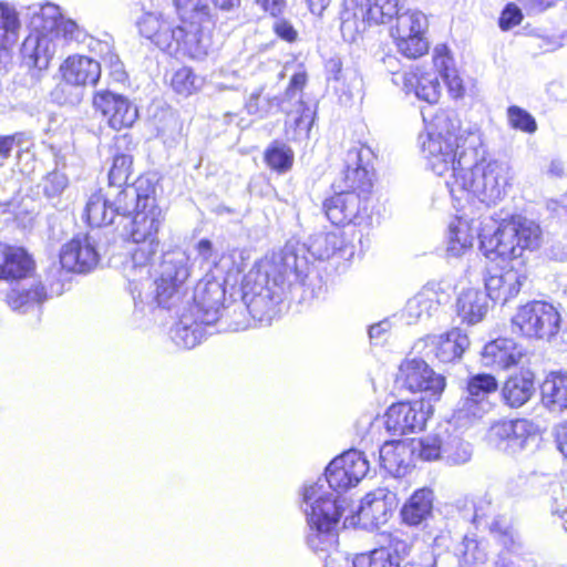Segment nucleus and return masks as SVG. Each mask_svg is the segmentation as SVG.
I'll list each match as a JSON object with an SVG mask.
<instances>
[{
	"label": "nucleus",
	"instance_id": "nucleus-1",
	"mask_svg": "<svg viewBox=\"0 0 567 567\" xmlns=\"http://www.w3.org/2000/svg\"><path fill=\"white\" fill-rule=\"evenodd\" d=\"M309 267L292 247L257 261L245 277L243 301L246 310L260 324H269L279 312L286 285H306Z\"/></svg>",
	"mask_w": 567,
	"mask_h": 567
},
{
	"label": "nucleus",
	"instance_id": "nucleus-2",
	"mask_svg": "<svg viewBox=\"0 0 567 567\" xmlns=\"http://www.w3.org/2000/svg\"><path fill=\"white\" fill-rule=\"evenodd\" d=\"M123 204L118 206L121 217L130 218L125 225L128 238L138 245L131 255L125 275L131 282L147 279L151 265L158 251L157 234L164 215L156 203L155 187L147 178H138L134 185L124 187Z\"/></svg>",
	"mask_w": 567,
	"mask_h": 567
},
{
	"label": "nucleus",
	"instance_id": "nucleus-3",
	"mask_svg": "<svg viewBox=\"0 0 567 567\" xmlns=\"http://www.w3.org/2000/svg\"><path fill=\"white\" fill-rule=\"evenodd\" d=\"M355 485L334 458L327 466L324 478L303 486L302 511L309 526L307 544L311 550L328 551L337 544L336 529L343 512L339 494Z\"/></svg>",
	"mask_w": 567,
	"mask_h": 567
},
{
	"label": "nucleus",
	"instance_id": "nucleus-4",
	"mask_svg": "<svg viewBox=\"0 0 567 567\" xmlns=\"http://www.w3.org/2000/svg\"><path fill=\"white\" fill-rule=\"evenodd\" d=\"M200 269L205 276L194 289V305L189 308L202 318L206 326L219 321L225 310V285L236 281L243 270L241 252L231 250L219 254L208 239H200L196 245Z\"/></svg>",
	"mask_w": 567,
	"mask_h": 567
},
{
	"label": "nucleus",
	"instance_id": "nucleus-5",
	"mask_svg": "<svg viewBox=\"0 0 567 567\" xmlns=\"http://www.w3.org/2000/svg\"><path fill=\"white\" fill-rule=\"evenodd\" d=\"M482 147L477 132L456 128L446 120H437L436 128L426 133L422 142V153L427 167L437 176H444L451 193L454 181L465 169L475 164V155Z\"/></svg>",
	"mask_w": 567,
	"mask_h": 567
},
{
	"label": "nucleus",
	"instance_id": "nucleus-6",
	"mask_svg": "<svg viewBox=\"0 0 567 567\" xmlns=\"http://www.w3.org/2000/svg\"><path fill=\"white\" fill-rule=\"evenodd\" d=\"M482 147L475 155V164L471 165L454 181V188L450 193L452 198L462 202H478L489 206L501 202L512 187L514 181L513 168L506 161L485 159Z\"/></svg>",
	"mask_w": 567,
	"mask_h": 567
},
{
	"label": "nucleus",
	"instance_id": "nucleus-7",
	"mask_svg": "<svg viewBox=\"0 0 567 567\" xmlns=\"http://www.w3.org/2000/svg\"><path fill=\"white\" fill-rule=\"evenodd\" d=\"M478 237L486 258L516 259L524 250L539 247L542 230L535 221L517 215L503 219L492 235L481 234Z\"/></svg>",
	"mask_w": 567,
	"mask_h": 567
},
{
	"label": "nucleus",
	"instance_id": "nucleus-8",
	"mask_svg": "<svg viewBox=\"0 0 567 567\" xmlns=\"http://www.w3.org/2000/svg\"><path fill=\"white\" fill-rule=\"evenodd\" d=\"M404 10V0H359L341 16V33L347 41H355L371 25L392 22Z\"/></svg>",
	"mask_w": 567,
	"mask_h": 567
},
{
	"label": "nucleus",
	"instance_id": "nucleus-9",
	"mask_svg": "<svg viewBox=\"0 0 567 567\" xmlns=\"http://www.w3.org/2000/svg\"><path fill=\"white\" fill-rule=\"evenodd\" d=\"M62 81L56 85L53 96L61 104H79L83 97V87L95 85L101 76V65L85 55H71L60 66Z\"/></svg>",
	"mask_w": 567,
	"mask_h": 567
},
{
	"label": "nucleus",
	"instance_id": "nucleus-10",
	"mask_svg": "<svg viewBox=\"0 0 567 567\" xmlns=\"http://www.w3.org/2000/svg\"><path fill=\"white\" fill-rule=\"evenodd\" d=\"M512 322L522 336L551 342L560 331L563 319L554 305L535 300L519 307Z\"/></svg>",
	"mask_w": 567,
	"mask_h": 567
},
{
	"label": "nucleus",
	"instance_id": "nucleus-11",
	"mask_svg": "<svg viewBox=\"0 0 567 567\" xmlns=\"http://www.w3.org/2000/svg\"><path fill=\"white\" fill-rule=\"evenodd\" d=\"M487 440L497 451L514 456L533 450L539 434L537 426L526 419L501 420L491 425Z\"/></svg>",
	"mask_w": 567,
	"mask_h": 567
},
{
	"label": "nucleus",
	"instance_id": "nucleus-12",
	"mask_svg": "<svg viewBox=\"0 0 567 567\" xmlns=\"http://www.w3.org/2000/svg\"><path fill=\"white\" fill-rule=\"evenodd\" d=\"M189 256L175 249L163 256L159 278L155 281V300L159 307L169 308L179 298L181 290L190 275Z\"/></svg>",
	"mask_w": 567,
	"mask_h": 567
},
{
	"label": "nucleus",
	"instance_id": "nucleus-13",
	"mask_svg": "<svg viewBox=\"0 0 567 567\" xmlns=\"http://www.w3.org/2000/svg\"><path fill=\"white\" fill-rule=\"evenodd\" d=\"M202 21L179 22L173 25L171 34L162 37L164 51L174 56L200 60L208 53L210 39L203 30Z\"/></svg>",
	"mask_w": 567,
	"mask_h": 567
},
{
	"label": "nucleus",
	"instance_id": "nucleus-14",
	"mask_svg": "<svg viewBox=\"0 0 567 567\" xmlns=\"http://www.w3.org/2000/svg\"><path fill=\"white\" fill-rule=\"evenodd\" d=\"M396 382L411 392L424 393L423 400H437L445 388V379L419 358H408L400 364Z\"/></svg>",
	"mask_w": 567,
	"mask_h": 567
},
{
	"label": "nucleus",
	"instance_id": "nucleus-15",
	"mask_svg": "<svg viewBox=\"0 0 567 567\" xmlns=\"http://www.w3.org/2000/svg\"><path fill=\"white\" fill-rule=\"evenodd\" d=\"M497 380L492 374L477 373L468 378L466 395L458 402L455 419L461 422H471L483 417L489 410L488 395L496 392Z\"/></svg>",
	"mask_w": 567,
	"mask_h": 567
},
{
	"label": "nucleus",
	"instance_id": "nucleus-16",
	"mask_svg": "<svg viewBox=\"0 0 567 567\" xmlns=\"http://www.w3.org/2000/svg\"><path fill=\"white\" fill-rule=\"evenodd\" d=\"M399 501L396 494L386 487L369 492L357 511V523L368 530L379 528L388 523Z\"/></svg>",
	"mask_w": 567,
	"mask_h": 567
},
{
	"label": "nucleus",
	"instance_id": "nucleus-17",
	"mask_svg": "<svg viewBox=\"0 0 567 567\" xmlns=\"http://www.w3.org/2000/svg\"><path fill=\"white\" fill-rule=\"evenodd\" d=\"M93 106L115 131L131 127L138 117L137 107L126 96L109 90L94 94Z\"/></svg>",
	"mask_w": 567,
	"mask_h": 567
},
{
	"label": "nucleus",
	"instance_id": "nucleus-18",
	"mask_svg": "<svg viewBox=\"0 0 567 567\" xmlns=\"http://www.w3.org/2000/svg\"><path fill=\"white\" fill-rule=\"evenodd\" d=\"M99 260L96 239L92 234L73 237L60 250L61 266L68 271L89 272L97 266Z\"/></svg>",
	"mask_w": 567,
	"mask_h": 567
},
{
	"label": "nucleus",
	"instance_id": "nucleus-19",
	"mask_svg": "<svg viewBox=\"0 0 567 567\" xmlns=\"http://www.w3.org/2000/svg\"><path fill=\"white\" fill-rule=\"evenodd\" d=\"M381 547L370 553L357 555L351 567H400L401 555H406L408 545L391 533L380 535ZM324 567H337L334 559Z\"/></svg>",
	"mask_w": 567,
	"mask_h": 567
},
{
	"label": "nucleus",
	"instance_id": "nucleus-20",
	"mask_svg": "<svg viewBox=\"0 0 567 567\" xmlns=\"http://www.w3.org/2000/svg\"><path fill=\"white\" fill-rule=\"evenodd\" d=\"M372 157L370 147L360 145L350 148L346 156V169L340 182L334 187L342 190L368 193L372 186L368 164Z\"/></svg>",
	"mask_w": 567,
	"mask_h": 567
},
{
	"label": "nucleus",
	"instance_id": "nucleus-21",
	"mask_svg": "<svg viewBox=\"0 0 567 567\" xmlns=\"http://www.w3.org/2000/svg\"><path fill=\"white\" fill-rule=\"evenodd\" d=\"M123 194L124 188L115 187H106L91 194L84 209L86 223L92 227L113 224L116 216L121 217L122 209L117 208L121 202L123 203Z\"/></svg>",
	"mask_w": 567,
	"mask_h": 567
},
{
	"label": "nucleus",
	"instance_id": "nucleus-22",
	"mask_svg": "<svg viewBox=\"0 0 567 567\" xmlns=\"http://www.w3.org/2000/svg\"><path fill=\"white\" fill-rule=\"evenodd\" d=\"M468 347L470 339L460 328L440 336H427L414 346L415 349L427 348L425 355L433 354L444 363L460 360Z\"/></svg>",
	"mask_w": 567,
	"mask_h": 567
},
{
	"label": "nucleus",
	"instance_id": "nucleus-23",
	"mask_svg": "<svg viewBox=\"0 0 567 567\" xmlns=\"http://www.w3.org/2000/svg\"><path fill=\"white\" fill-rule=\"evenodd\" d=\"M427 413L423 410V402H399L392 404L385 413V427L393 435H404L422 430Z\"/></svg>",
	"mask_w": 567,
	"mask_h": 567
},
{
	"label": "nucleus",
	"instance_id": "nucleus-24",
	"mask_svg": "<svg viewBox=\"0 0 567 567\" xmlns=\"http://www.w3.org/2000/svg\"><path fill=\"white\" fill-rule=\"evenodd\" d=\"M58 49L56 35L30 32L21 47L22 61L29 69L44 70Z\"/></svg>",
	"mask_w": 567,
	"mask_h": 567
},
{
	"label": "nucleus",
	"instance_id": "nucleus-25",
	"mask_svg": "<svg viewBox=\"0 0 567 567\" xmlns=\"http://www.w3.org/2000/svg\"><path fill=\"white\" fill-rule=\"evenodd\" d=\"M328 219L334 225L355 223L360 214L367 210L361 195L351 190H342L323 203Z\"/></svg>",
	"mask_w": 567,
	"mask_h": 567
},
{
	"label": "nucleus",
	"instance_id": "nucleus-26",
	"mask_svg": "<svg viewBox=\"0 0 567 567\" xmlns=\"http://www.w3.org/2000/svg\"><path fill=\"white\" fill-rule=\"evenodd\" d=\"M525 277L518 274L513 268L495 271H488L485 277V288L487 298L494 301L507 302L509 299L517 296L519 292Z\"/></svg>",
	"mask_w": 567,
	"mask_h": 567
},
{
	"label": "nucleus",
	"instance_id": "nucleus-27",
	"mask_svg": "<svg viewBox=\"0 0 567 567\" xmlns=\"http://www.w3.org/2000/svg\"><path fill=\"white\" fill-rule=\"evenodd\" d=\"M445 299V293L437 290L436 285L424 286L414 297L408 300L403 316L409 324L432 317Z\"/></svg>",
	"mask_w": 567,
	"mask_h": 567
},
{
	"label": "nucleus",
	"instance_id": "nucleus-28",
	"mask_svg": "<svg viewBox=\"0 0 567 567\" xmlns=\"http://www.w3.org/2000/svg\"><path fill=\"white\" fill-rule=\"evenodd\" d=\"M522 357L523 351L514 340L498 338L484 347L482 363L493 370H506L518 364Z\"/></svg>",
	"mask_w": 567,
	"mask_h": 567
},
{
	"label": "nucleus",
	"instance_id": "nucleus-29",
	"mask_svg": "<svg viewBox=\"0 0 567 567\" xmlns=\"http://www.w3.org/2000/svg\"><path fill=\"white\" fill-rule=\"evenodd\" d=\"M396 76L395 82L401 81L406 94L413 93L419 100L430 104L439 101L440 82L434 73L415 68Z\"/></svg>",
	"mask_w": 567,
	"mask_h": 567
},
{
	"label": "nucleus",
	"instance_id": "nucleus-30",
	"mask_svg": "<svg viewBox=\"0 0 567 567\" xmlns=\"http://www.w3.org/2000/svg\"><path fill=\"white\" fill-rule=\"evenodd\" d=\"M414 447L403 441L385 442L379 451L380 465L392 476H404L413 466Z\"/></svg>",
	"mask_w": 567,
	"mask_h": 567
},
{
	"label": "nucleus",
	"instance_id": "nucleus-31",
	"mask_svg": "<svg viewBox=\"0 0 567 567\" xmlns=\"http://www.w3.org/2000/svg\"><path fill=\"white\" fill-rule=\"evenodd\" d=\"M280 110L288 116L286 121L287 138L292 141L308 138L315 111L300 99L297 100L295 105L287 104V101L281 100Z\"/></svg>",
	"mask_w": 567,
	"mask_h": 567
},
{
	"label": "nucleus",
	"instance_id": "nucleus-32",
	"mask_svg": "<svg viewBox=\"0 0 567 567\" xmlns=\"http://www.w3.org/2000/svg\"><path fill=\"white\" fill-rule=\"evenodd\" d=\"M33 268L30 255L21 247L0 244V279L17 280L27 277Z\"/></svg>",
	"mask_w": 567,
	"mask_h": 567
},
{
	"label": "nucleus",
	"instance_id": "nucleus-33",
	"mask_svg": "<svg viewBox=\"0 0 567 567\" xmlns=\"http://www.w3.org/2000/svg\"><path fill=\"white\" fill-rule=\"evenodd\" d=\"M205 323L202 318L188 309L172 330V339L179 348L192 349L202 342L206 334Z\"/></svg>",
	"mask_w": 567,
	"mask_h": 567
},
{
	"label": "nucleus",
	"instance_id": "nucleus-34",
	"mask_svg": "<svg viewBox=\"0 0 567 567\" xmlns=\"http://www.w3.org/2000/svg\"><path fill=\"white\" fill-rule=\"evenodd\" d=\"M457 316L467 324H476L482 321L488 311V298L478 289L462 291L456 302Z\"/></svg>",
	"mask_w": 567,
	"mask_h": 567
},
{
	"label": "nucleus",
	"instance_id": "nucleus-35",
	"mask_svg": "<svg viewBox=\"0 0 567 567\" xmlns=\"http://www.w3.org/2000/svg\"><path fill=\"white\" fill-rule=\"evenodd\" d=\"M433 492L430 488L415 491L401 508V517L404 524L417 526L432 514Z\"/></svg>",
	"mask_w": 567,
	"mask_h": 567
},
{
	"label": "nucleus",
	"instance_id": "nucleus-36",
	"mask_svg": "<svg viewBox=\"0 0 567 567\" xmlns=\"http://www.w3.org/2000/svg\"><path fill=\"white\" fill-rule=\"evenodd\" d=\"M31 32L54 34L61 18L60 7L51 3H33L27 8Z\"/></svg>",
	"mask_w": 567,
	"mask_h": 567
},
{
	"label": "nucleus",
	"instance_id": "nucleus-37",
	"mask_svg": "<svg viewBox=\"0 0 567 567\" xmlns=\"http://www.w3.org/2000/svg\"><path fill=\"white\" fill-rule=\"evenodd\" d=\"M534 392V375L529 371L511 377L503 386V398L512 408L524 405Z\"/></svg>",
	"mask_w": 567,
	"mask_h": 567
},
{
	"label": "nucleus",
	"instance_id": "nucleus-38",
	"mask_svg": "<svg viewBox=\"0 0 567 567\" xmlns=\"http://www.w3.org/2000/svg\"><path fill=\"white\" fill-rule=\"evenodd\" d=\"M542 400L551 411L567 409V373L551 372L542 384Z\"/></svg>",
	"mask_w": 567,
	"mask_h": 567
},
{
	"label": "nucleus",
	"instance_id": "nucleus-39",
	"mask_svg": "<svg viewBox=\"0 0 567 567\" xmlns=\"http://www.w3.org/2000/svg\"><path fill=\"white\" fill-rule=\"evenodd\" d=\"M21 21L16 7L0 1V49L9 50L20 38Z\"/></svg>",
	"mask_w": 567,
	"mask_h": 567
},
{
	"label": "nucleus",
	"instance_id": "nucleus-40",
	"mask_svg": "<svg viewBox=\"0 0 567 567\" xmlns=\"http://www.w3.org/2000/svg\"><path fill=\"white\" fill-rule=\"evenodd\" d=\"M476 229L467 220L457 218L449 226L447 251L452 256H461L473 246Z\"/></svg>",
	"mask_w": 567,
	"mask_h": 567
},
{
	"label": "nucleus",
	"instance_id": "nucleus-41",
	"mask_svg": "<svg viewBox=\"0 0 567 567\" xmlns=\"http://www.w3.org/2000/svg\"><path fill=\"white\" fill-rule=\"evenodd\" d=\"M395 24L390 29V35L426 34L427 17L420 10L406 9L398 13Z\"/></svg>",
	"mask_w": 567,
	"mask_h": 567
},
{
	"label": "nucleus",
	"instance_id": "nucleus-42",
	"mask_svg": "<svg viewBox=\"0 0 567 567\" xmlns=\"http://www.w3.org/2000/svg\"><path fill=\"white\" fill-rule=\"evenodd\" d=\"M343 239L337 233H319L310 238L308 250L317 259L324 260L342 250Z\"/></svg>",
	"mask_w": 567,
	"mask_h": 567
},
{
	"label": "nucleus",
	"instance_id": "nucleus-43",
	"mask_svg": "<svg viewBox=\"0 0 567 567\" xmlns=\"http://www.w3.org/2000/svg\"><path fill=\"white\" fill-rule=\"evenodd\" d=\"M400 54L408 59H417L429 52L430 43L426 34L391 35Z\"/></svg>",
	"mask_w": 567,
	"mask_h": 567
},
{
	"label": "nucleus",
	"instance_id": "nucleus-44",
	"mask_svg": "<svg viewBox=\"0 0 567 567\" xmlns=\"http://www.w3.org/2000/svg\"><path fill=\"white\" fill-rule=\"evenodd\" d=\"M140 33L150 39L156 47L164 51V47L159 43L162 37L171 34L173 24L162 20L155 14L147 13L142 17L137 23Z\"/></svg>",
	"mask_w": 567,
	"mask_h": 567
},
{
	"label": "nucleus",
	"instance_id": "nucleus-45",
	"mask_svg": "<svg viewBox=\"0 0 567 567\" xmlns=\"http://www.w3.org/2000/svg\"><path fill=\"white\" fill-rule=\"evenodd\" d=\"M181 22L209 21L212 9L207 0H174Z\"/></svg>",
	"mask_w": 567,
	"mask_h": 567
},
{
	"label": "nucleus",
	"instance_id": "nucleus-46",
	"mask_svg": "<svg viewBox=\"0 0 567 567\" xmlns=\"http://www.w3.org/2000/svg\"><path fill=\"white\" fill-rule=\"evenodd\" d=\"M336 464H341L349 473L355 484H358L369 471V462L362 452L358 450H349L342 455L336 457Z\"/></svg>",
	"mask_w": 567,
	"mask_h": 567
},
{
	"label": "nucleus",
	"instance_id": "nucleus-47",
	"mask_svg": "<svg viewBox=\"0 0 567 567\" xmlns=\"http://www.w3.org/2000/svg\"><path fill=\"white\" fill-rule=\"evenodd\" d=\"M265 161L274 171L285 173L292 166L293 153L287 145L275 142L267 148Z\"/></svg>",
	"mask_w": 567,
	"mask_h": 567
},
{
	"label": "nucleus",
	"instance_id": "nucleus-48",
	"mask_svg": "<svg viewBox=\"0 0 567 567\" xmlns=\"http://www.w3.org/2000/svg\"><path fill=\"white\" fill-rule=\"evenodd\" d=\"M171 85L176 93L188 96L202 87L203 79L196 75L192 69L184 66L174 73Z\"/></svg>",
	"mask_w": 567,
	"mask_h": 567
},
{
	"label": "nucleus",
	"instance_id": "nucleus-49",
	"mask_svg": "<svg viewBox=\"0 0 567 567\" xmlns=\"http://www.w3.org/2000/svg\"><path fill=\"white\" fill-rule=\"evenodd\" d=\"M280 104L281 100L276 96L264 95V89L259 87L249 94L245 107L249 114L265 117L275 106L280 107Z\"/></svg>",
	"mask_w": 567,
	"mask_h": 567
},
{
	"label": "nucleus",
	"instance_id": "nucleus-50",
	"mask_svg": "<svg viewBox=\"0 0 567 567\" xmlns=\"http://www.w3.org/2000/svg\"><path fill=\"white\" fill-rule=\"evenodd\" d=\"M132 157L126 154H117L113 157L112 167L109 172V186L122 189V185L128 179L132 168Z\"/></svg>",
	"mask_w": 567,
	"mask_h": 567
},
{
	"label": "nucleus",
	"instance_id": "nucleus-51",
	"mask_svg": "<svg viewBox=\"0 0 567 567\" xmlns=\"http://www.w3.org/2000/svg\"><path fill=\"white\" fill-rule=\"evenodd\" d=\"M489 529L508 553L516 554L522 549L520 539L512 527L503 524L501 520H493Z\"/></svg>",
	"mask_w": 567,
	"mask_h": 567
},
{
	"label": "nucleus",
	"instance_id": "nucleus-52",
	"mask_svg": "<svg viewBox=\"0 0 567 567\" xmlns=\"http://www.w3.org/2000/svg\"><path fill=\"white\" fill-rule=\"evenodd\" d=\"M443 457L453 465L465 464L472 457V446L470 443L454 437L444 445Z\"/></svg>",
	"mask_w": 567,
	"mask_h": 567
},
{
	"label": "nucleus",
	"instance_id": "nucleus-53",
	"mask_svg": "<svg viewBox=\"0 0 567 567\" xmlns=\"http://www.w3.org/2000/svg\"><path fill=\"white\" fill-rule=\"evenodd\" d=\"M507 118L513 128L524 133L533 134L537 130V123L533 115L519 106H509L507 109Z\"/></svg>",
	"mask_w": 567,
	"mask_h": 567
},
{
	"label": "nucleus",
	"instance_id": "nucleus-54",
	"mask_svg": "<svg viewBox=\"0 0 567 567\" xmlns=\"http://www.w3.org/2000/svg\"><path fill=\"white\" fill-rule=\"evenodd\" d=\"M54 35H56L59 48L66 41L80 42L84 38V33L81 28L73 20L63 18L62 14L59 19L56 29L54 30Z\"/></svg>",
	"mask_w": 567,
	"mask_h": 567
},
{
	"label": "nucleus",
	"instance_id": "nucleus-55",
	"mask_svg": "<svg viewBox=\"0 0 567 567\" xmlns=\"http://www.w3.org/2000/svg\"><path fill=\"white\" fill-rule=\"evenodd\" d=\"M69 185L68 176L59 171L49 173L42 182L43 193L48 198L59 197Z\"/></svg>",
	"mask_w": 567,
	"mask_h": 567
},
{
	"label": "nucleus",
	"instance_id": "nucleus-56",
	"mask_svg": "<svg viewBox=\"0 0 567 567\" xmlns=\"http://www.w3.org/2000/svg\"><path fill=\"white\" fill-rule=\"evenodd\" d=\"M443 447L437 436H426L419 441V455L422 460L433 461L443 457Z\"/></svg>",
	"mask_w": 567,
	"mask_h": 567
},
{
	"label": "nucleus",
	"instance_id": "nucleus-57",
	"mask_svg": "<svg viewBox=\"0 0 567 567\" xmlns=\"http://www.w3.org/2000/svg\"><path fill=\"white\" fill-rule=\"evenodd\" d=\"M433 62L442 78L455 71L454 60L451 56L447 47L444 44L435 47Z\"/></svg>",
	"mask_w": 567,
	"mask_h": 567
},
{
	"label": "nucleus",
	"instance_id": "nucleus-58",
	"mask_svg": "<svg viewBox=\"0 0 567 567\" xmlns=\"http://www.w3.org/2000/svg\"><path fill=\"white\" fill-rule=\"evenodd\" d=\"M16 293V291H12L9 296V302L16 309L29 302L41 303L47 296L45 289L41 285H37L25 293L19 295V300L14 299Z\"/></svg>",
	"mask_w": 567,
	"mask_h": 567
},
{
	"label": "nucleus",
	"instance_id": "nucleus-59",
	"mask_svg": "<svg viewBox=\"0 0 567 567\" xmlns=\"http://www.w3.org/2000/svg\"><path fill=\"white\" fill-rule=\"evenodd\" d=\"M522 20V10L516 4L508 3L501 13L498 25L503 31H507L518 25Z\"/></svg>",
	"mask_w": 567,
	"mask_h": 567
},
{
	"label": "nucleus",
	"instance_id": "nucleus-60",
	"mask_svg": "<svg viewBox=\"0 0 567 567\" xmlns=\"http://www.w3.org/2000/svg\"><path fill=\"white\" fill-rule=\"evenodd\" d=\"M306 81L307 76L303 72L293 74L282 100L287 101V104H297V100H301V90Z\"/></svg>",
	"mask_w": 567,
	"mask_h": 567
},
{
	"label": "nucleus",
	"instance_id": "nucleus-61",
	"mask_svg": "<svg viewBox=\"0 0 567 567\" xmlns=\"http://www.w3.org/2000/svg\"><path fill=\"white\" fill-rule=\"evenodd\" d=\"M462 546V554L465 563H480L484 560L485 554L480 548L478 543L475 539L465 537Z\"/></svg>",
	"mask_w": 567,
	"mask_h": 567
},
{
	"label": "nucleus",
	"instance_id": "nucleus-62",
	"mask_svg": "<svg viewBox=\"0 0 567 567\" xmlns=\"http://www.w3.org/2000/svg\"><path fill=\"white\" fill-rule=\"evenodd\" d=\"M274 32L282 40L292 42L297 39V31L293 25L285 19H276L272 24Z\"/></svg>",
	"mask_w": 567,
	"mask_h": 567
},
{
	"label": "nucleus",
	"instance_id": "nucleus-63",
	"mask_svg": "<svg viewBox=\"0 0 567 567\" xmlns=\"http://www.w3.org/2000/svg\"><path fill=\"white\" fill-rule=\"evenodd\" d=\"M447 85L450 93L453 97L457 99L463 95L464 87L461 78L457 75L456 70L442 78Z\"/></svg>",
	"mask_w": 567,
	"mask_h": 567
},
{
	"label": "nucleus",
	"instance_id": "nucleus-64",
	"mask_svg": "<svg viewBox=\"0 0 567 567\" xmlns=\"http://www.w3.org/2000/svg\"><path fill=\"white\" fill-rule=\"evenodd\" d=\"M256 2L266 12H269L274 17L281 13L286 7V3L284 0H256Z\"/></svg>",
	"mask_w": 567,
	"mask_h": 567
}]
</instances>
